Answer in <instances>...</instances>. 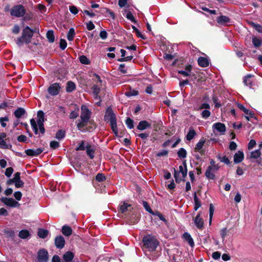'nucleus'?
Instances as JSON below:
<instances>
[{
    "label": "nucleus",
    "mask_w": 262,
    "mask_h": 262,
    "mask_svg": "<svg viewBox=\"0 0 262 262\" xmlns=\"http://www.w3.org/2000/svg\"><path fill=\"white\" fill-rule=\"evenodd\" d=\"M138 94V91L136 90H130L125 93V95L127 97L137 96Z\"/></svg>",
    "instance_id": "nucleus-56"
},
{
    "label": "nucleus",
    "mask_w": 262,
    "mask_h": 262,
    "mask_svg": "<svg viewBox=\"0 0 262 262\" xmlns=\"http://www.w3.org/2000/svg\"><path fill=\"white\" fill-rule=\"evenodd\" d=\"M250 25L251 27L254 28L258 32L262 33V26L256 24L254 22H251Z\"/></svg>",
    "instance_id": "nucleus-43"
},
{
    "label": "nucleus",
    "mask_w": 262,
    "mask_h": 262,
    "mask_svg": "<svg viewBox=\"0 0 262 262\" xmlns=\"http://www.w3.org/2000/svg\"><path fill=\"white\" fill-rule=\"evenodd\" d=\"M238 107L243 111L246 115H250V116H252V113L250 112L248 109L245 107V106L242 104H237Z\"/></svg>",
    "instance_id": "nucleus-45"
},
{
    "label": "nucleus",
    "mask_w": 262,
    "mask_h": 262,
    "mask_svg": "<svg viewBox=\"0 0 262 262\" xmlns=\"http://www.w3.org/2000/svg\"><path fill=\"white\" fill-rule=\"evenodd\" d=\"M93 80L95 83L100 84L102 83V80L100 77L97 74H94Z\"/></svg>",
    "instance_id": "nucleus-51"
},
{
    "label": "nucleus",
    "mask_w": 262,
    "mask_h": 262,
    "mask_svg": "<svg viewBox=\"0 0 262 262\" xmlns=\"http://www.w3.org/2000/svg\"><path fill=\"white\" fill-rule=\"evenodd\" d=\"M132 28L138 37L141 38L143 39H146L145 35L142 34L135 26H133Z\"/></svg>",
    "instance_id": "nucleus-44"
},
{
    "label": "nucleus",
    "mask_w": 262,
    "mask_h": 262,
    "mask_svg": "<svg viewBox=\"0 0 262 262\" xmlns=\"http://www.w3.org/2000/svg\"><path fill=\"white\" fill-rule=\"evenodd\" d=\"M66 132L64 130H59L56 134V138L58 140H62L65 137Z\"/></svg>",
    "instance_id": "nucleus-38"
},
{
    "label": "nucleus",
    "mask_w": 262,
    "mask_h": 262,
    "mask_svg": "<svg viewBox=\"0 0 262 262\" xmlns=\"http://www.w3.org/2000/svg\"><path fill=\"white\" fill-rule=\"evenodd\" d=\"M81 113L80 115L81 120L83 122H89L91 114V112L85 105H82L81 107Z\"/></svg>",
    "instance_id": "nucleus-10"
},
{
    "label": "nucleus",
    "mask_w": 262,
    "mask_h": 262,
    "mask_svg": "<svg viewBox=\"0 0 262 262\" xmlns=\"http://www.w3.org/2000/svg\"><path fill=\"white\" fill-rule=\"evenodd\" d=\"M205 142V141L204 139L200 140V141L195 145V149L198 151L201 150Z\"/></svg>",
    "instance_id": "nucleus-50"
},
{
    "label": "nucleus",
    "mask_w": 262,
    "mask_h": 262,
    "mask_svg": "<svg viewBox=\"0 0 262 262\" xmlns=\"http://www.w3.org/2000/svg\"><path fill=\"white\" fill-rule=\"evenodd\" d=\"M33 33L32 30L29 27H26L23 31L22 36L17 38L16 44L19 46H21L24 42L29 43L33 36Z\"/></svg>",
    "instance_id": "nucleus-3"
},
{
    "label": "nucleus",
    "mask_w": 262,
    "mask_h": 262,
    "mask_svg": "<svg viewBox=\"0 0 262 262\" xmlns=\"http://www.w3.org/2000/svg\"><path fill=\"white\" fill-rule=\"evenodd\" d=\"M18 235L21 238L25 239L30 236V234L28 230H22L19 232Z\"/></svg>",
    "instance_id": "nucleus-35"
},
{
    "label": "nucleus",
    "mask_w": 262,
    "mask_h": 262,
    "mask_svg": "<svg viewBox=\"0 0 262 262\" xmlns=\"http://www.w3.org/2000/svg\"><path fill=\"white\" fill-rule=\"evenodd\" d=\"M252 75L248 74L244 78V83L245 85L252 88L253 85V80L251 79Z\"/></svg>",
    "instance_id": "nucleus-24"
},
{
    "label": "nucleus",
    "mask_w": 262,
    "mask_h": 262,
    "mask_svg": "<svg viewBox=\"0 0 262 262\" xmlns=\"http://www.w3.org/2000/svg\"><path fill=\"white\" fill-rule=\"evenodd\" d=\"M26 13V10L23 6L18 5L13 7L11 10V15L17 17L23 16Z\"/></svg>",
    "instance_id": "nucleus-6"
},
{
    "label": "nucleus",
    "mask_w": 262,
    "mask_h": 262,
    "mask_svg": "<svg viewBox=\"0 0 262 262\" xmlns=\"http://www.w3.org/2000/svg\"><path fill=\"white\" fill-rule=\"evenodd\" d=\"M65 244V240L63 236L59 235L55 239V245L58 249L62 248Z\"/></svg>",
    "instance_id": "nucleus-16"
},
{
    "label": "nucleus",
    "mask_w": 262,
    "mask_h": 262,
    "mask_svg": "<svg viewBox=\"0 0 262 262\" xmlns=\"http://www.w3.org/2000/svg\"><path fill=\"white\" fill-rule=\"evenodd\" d=\"M70 12L73 14H77L78 12V10L75 6H71L69 7Z\"/></svg>",
    "instance_id": "nucleus-64"
},
{
    "label": "nucleus",
    "mask_w": 262,
    "mask_h": 262,
    "mask_svg": "<svg viewBox=\"0 0 262 262\" xmlns=\"http://www.w3.org/2000/svg\"><path fill=\"white\" fill-rule=\"evenodd\" d=\"M89 145L90 144L87 143L86 141L82 140L79 143H78V146L75 149L77 151L84 150L87 148Z\"/></svg>",
    "instance_id": "nucleus-23"
},
{
    "label": "nucleus",
    "mask_w": 262,
    "mask_h": 262,
    "mask_svg": "<svg viewBox=\"0 0 262 262\" xmlns=\"http://www.w3.org/2000/svg\"><path fill=\"white\" fill-rule=\"evenodd\" d=\"M86 152L87 155L90 157V159H93L94 158L95 150L92 147L90 144L86 149Z\"/></svg>",
    "instance_id": "nucleus-32"
},
{
    "label": "nucleus",
    "mask_w": 262,
    "mask_h": 262,
    "mask_svg": "<svg viewBox=\"0 0 262 262\" xmlns=\"http://www.w3.org/2000/svg\"><path fill=\"white\" fill-rule=\"evenodd\" d=\"M143 243L145 247L149 251H154L159 244L158 240L151 235H147L143 237Z\"/></svg>",
    "instance_id": "nucleus-2"
},
{
    "label": "nucleus",
    "mask_w": 262,
    "mask_h": 262,
    "mask_svg": "<svg viewBox=\"0 0 262 262\" xmlns=\"http://www.w3.org/2000/svg\"><path fill=\"white\" fill-rule=\"evenodd\" d=\"M0 200L5 205L10 207H18L20 206V204L15 201L13 198L2 197L1 198Z\"/></svg>",
    "instance_id": "nucleus-9"
},
{
    "label": "nucleus",
    "mask_w": 262,
    "mask_h": 262,
    "mask_svg": "<svg viewBox=\"0 0 262 262\" xmlns=\"http://www.w3.org/2000/svg\"><path fill=\"white\" fill-rule=\"evenodd\" d=\"M183 237L185 241H186L188 244L191 247H193L194 246V243L193 242V239L191 237L190 234L187 232H185Z\"/></svg>",
    "instance_id": "nucleus-22"
},
{
    "label": "nucleus",
    "mask_w": 262,
    "mask_h": 262,
    "mask_svg": "<svg viewBox=\"0 0 262 262\" xmlns=\"http://www.w3.org/2000/svg\"><path fill=\"white\" fill-rule=\"evenodd\" d=\"M126 17L128 19L130 20L132 22L136 23V20L135 18H134L132 12H130L129 11H127L126 12Z\"/></svg>",
    "instance_id": "nucleus-53"
},
{
    "label": "nucleus",
    "mask_w": 262,
    "mask_h": 262,
    "mask_svg": "<svg viewBox=\"0 0 262 262\" xmlns=\"http://www.w3.org/2000/svg\"><path fill=\"white\" fill-rule=\"evenodd\" d=\"M59 45L60 49L62 50H64L67 46V43L66 40L63 39H60Z\"/></svg>",
    "instance_id": "nucleus-62"
},
{
    "label": "nucleus",
    "mask_w": 262,
    "mask_h": 262,
    "mask_svg": "<svg viewBox=\"0 0 262 262\" xmlns=\"http://www.w3.org/2000/svg\"><path fill=\"white\" fill-rule=\"evenodd\" d=\"M217 158L222 162L224 163L227 165H229L230 164V162L229 159L226 156H222L221 154H218L217 156Z\"/></svg>",
    "instance_id": "nucleus-34"
},
{
    "label": "nucleus",
    "mask_w": 262,
    "mask_h": 262,
    "mask_svg": "<svg viewBox=\"0 0 262 262\" xmlns=\"http://www.w3.org/2000/svg\"><path fill=\"white\" fill-rule=\"evenodd\" d=\"M46 36L50 42H53L54 41V35L53 31H48Z\"/></svg>",
    "instance_id": "nucleus-42"
},
{
    "label": "nucleus",
    "mask_w": 262,
    "mask_h": 262,
    "mask_svg": "<svg viewBox=\"0 0 262 262\" xmlns=\"http://www.w3.org/2000/svg\"><path fill=\"white\" fill-rule=\"evenodd\" d=\"M187 174V168L186 161L183 162V165L179 166V171L174 169V177L177 183H180L182 179L186 177Z\"/></svg>",
    "instance_id": "nucleus-4"
},
{
    "label": "nucleus",
    "mask_w": 262,
    "mask_h": 262,
    "mask_svg": "<svg viewBox=\"0 0 262 262\" xmlns=\"http://www.w3.org/2000/svg\"><path fill=\"white\" fill-rule=\"evenodd\" d=\"M50 146L52 149H55L59 146V143L56 141H52L50 142Z\"/></svg>",
    "instance_id": "nucleus-59"
},
{
    "label": "nucleus",
    "mask_w": 262,
    "mask_h": 262,
    "mask_svg": "<svg viewBox=\"0 0 262 262\" xmlns=\"http://www.w3.org/2000/svg\"><path fill=\"white\" fill-rule=\"evenodd\" d=\"M61 231L62 234L67 236H69L72 233L71 228L67 225H64L62 227Z\"/></svg>",
    "instance_id": "nucleus-26"
},
{
    "label": "nucleus",
    "mask_w": 262,
    "mask_h": 262,
    "mask_svg": "<svg viewBox=\"0 0 262 262\" xmlns=\"http://www.w3.org/2000/svg\"><path fill=\"white\" fill-rule=\"evenodd\" d=\"M26 113L25 110L22 107H18L14 112V116L17 118H19Z\"/></svg>",
    "instance_id": "nucleus-28"
},
{
    "label": "nucleus",
    "mask_w": 262,
    "mask_h": 262,
    "mask_svg": "<svg viewBox=\"0 0 262 262\" xmlns=\"http://www.w3.org/2000/svg\"><path fill=\"white\" fill-rule=\"evenodd\" d=\"M252 41L255 48H258L262 45V40L255 36L252 37Z\"/></svg>",
    "instance_id": "nucleus-31"
},
{
    "label": "nucleus",
    "mask_w": 262,
    "mask_h": 262,
    "mask_svg": "<svg viewBox=\"0 0 262 262\" xmlns=\"http://www.w3.org/2000/svg\"><path fill=\"white\" fill-rule=\"evenodd\" d=\"M244 158V152L242 151L238 150L234 155L233 161L235 163H239L243 160Z\"/></svg>",
    "instance_id": "nucleus-17"
},
{
    "label": "nucleus",
    "mask_w": 262,
    "mask_h": 262,
    "mask_svg": "<svg viewBox=\"0 0 262 262\" xmlns=\"http://www.w3.org/2000/svg\"><path fill=\"white\" fill-rule=\"evenodd\" d=\"M48 234V230L41 228L39 229L37 232L38 236L41 238H46Z\"/></svg>",
    "instance_id": "nucleus-30"
},
{
    "label": "nucleus",
    "mask_w": 262,
    "mask_h": 262,
    "mask_svg": "<svg viewBox=\"0 0 262 262\" xmlns=\"http://www.w3.org/2000/svg\"><path fill=\"white\" fill-rule=\"evenodd\" d=\"M7 135L5 133H0V148L2 149H9L11 147L10 144H7L5 140Z\"/></svg>",
    "instance_id": "nucleus-14"
},
{
    "label": "nucleus",
    "mask_w": 262,
    "mask_h": 262,
    "mask_svg": "<svg viewBox=\"0 0 262 262\" xmlns=\"http://www.w3.org/2000/svg\"><path fill=\"white\" fill-rule=\"evenodd\" d=\"M74 254L71 251L67 252L63 256L61 262H74L73 261Z\"/></svg>",
    "instance_id": "nucleus-18"
},
{
    "label": "nucleus",
    "mask_w": 262,
    "mask_h": 262,
    "mask_svg": "<svg viewBox=\"0 0 262 262\" xmlns=\"http://www.w3.org/2000/svg\"><path fill=\"white\" fill-rule=\"evenodd\" d=\"M37 259L39 262L48 261L49 254L47 250L45 249L39 250L37 253Z\"/></svg>",
    "instance_id": "nucleus-13"
},
{
    "label": "nucleus",
    "mask_w": 262,
    "mask_h": 262,
    "mask_svg": "<svg viewBox=\"0 0 262 262\" xmlns=\"http://www.w3.org/2000/svg\"><path fill=\"white\" fill-rule=\"evenodd\" d=\"M37 117L38 119L37 120V123L34 119L32 118L30 120V124L31 127L34 132L35 135H37L38 134L37 125L39 124H43L44 122V113L42 111H39L37 112Z\"/></svg>",
    "instance_id": "nucleus-5"
},
{
    "label": "nucleus",
    "mask_w": 262,
    "mask_h": 262,
    "mask_svg": "<svg viewBox=\"0 0 262 262\" xmlns=\"http://www.w3.org/2000/svg\"><path fill=\"white\" fill-rule=\"evenodd\" d=\"M60 89L61 86L59 83H54L50 85L48 92L52 96H56L59 94Z\"/></svg>",
    "instance_id": "nucleus-12"
},
{
    "label": "nucleus",
    "mask_w": 262,
    "mask_h": 262,
    "mask_svg": "<svg viewBox=\"0 0 262 262\" xmlns=\"http://www.w3.org/2000/svg\"><path fill=\"white\" fill-rule=\"evenodd\" d=\"M194 201L195 203L194 210H197L198 208L201 206V203L199 200L195 192L194 193Z\"/></svg>",
    "instance_id": "nucleus-40"
},
{
    "label": "nucleus",
    "mask_w": 262,
    "mask_h": 262,
    "mask_svg": "<svg viewBox=\"0 0 262 262\" xmlns=\"http://www.w3.org/2000/svg\"><path fill=\"white\" fill-rule=\"evenodd\" d=\"M125 123L129 129H132L134 127V121L130 118H127L125 121Z\"/></svg>",
    "instance_id": "nucleus-49"
},
{
    "label": "nucleus",
    "mask_w": 262,
    "mask_h": 262,
    "mask_svg": "<svg viewBox=\"0 0 262 262\" xmlns=\"http://www.w3.org/2000/svg\"><path fill=\"white\" fill-rule=\"evenodd\" d=\"M13 169L12 167H8L6 169V171L5 173V174L6 177L9 178L11 177V174H12L13 172Z\"/></svg>",
    "instance_id": "nucleus-60"
},
{
    "label": "nucleus",
    "mask_w": 262,
    "mask_h": 262,
    "mask_svg": "<svg viewBox=\"0 0 262 262\" xmlns=\"http://www.w3.org/2000/svg\"><path fill=\"white\" fill-rule=\"evenodd\" d=\"M79 115L78 109L72 111L70 114L69 117L70 119H74L76 118Z\"/></svg>",
    "instance_id": "nucleus-54"
},
{
    "label": "nucleus",
    "mask_w": 262,
    "mask_h": 262,
    "mask_svg": "<svg viewBox=\"0 0 262 262\" xmlns=\"http://www.w3.org/2000/svg\"><path fill=\"white\" fill-rule=\"evenodd\" d=\"M210 108V105L207 103H203L197 109L198 111L205 110H209Z\"/></svg>",
    "instance_id": "nucleus-55"
},
{
    "label": "nucleus",
    "mask_w": 262,
    "mask_h": 262,
    "mask_svg": "<svg viewBox=\"0 0 262 262\" xmlns=\"http://www.w3.org/2000/svg\"><path fill=\"white\" fill-rule=\"evenodd\" d=\"M151 124L146 121H141L137 126V129L140 130H143L146 128H150Z\"/></svg>",
    "instance_id": "nucleus-21"
},
{
    "label": "nucleus",
    "mask_w": 262,
    "mask_h": 262,
    "mask_svg": "<svg viewBox=\"0 0 262 262\" xmlns=\"http://www.w3.org/2000/svg\"><path fill=\"white\" fill-rule=\"evenodd\" d=\"M9 121V118L8 117H4L0 118V123L1 126L3 127H5L6 126V123L5 122H7Z\"/></svg>",
    "instance_id": "nucleus-57"
},
{
    "label": "nucleus",
    "mask_w": 262,
    "mask_h": 262,
    "mask_svg": "<svg viewBox=\"0 0 262 262\" xmlns=\"http://www.w3.org/2000/svg\"><path fill=\"white\" fill-rule=\"evenodd\" d=\"M102 84L95 83L92 87V94L93 95V97L96 100H98V101L96 102V104L98 106L101 105V99L100 96L99 95V94L100 92V89L101 88Z\"/></svg>",
    "instance_id": "nucleus-7"
},
{
    "label": "nucleus",
    "mask_w": 262,
    "mask_h": 262,
    "mask_svg": "<svg viewBox=\"0 0 262 262\" xmlns=\"http://www.w3.org/2000/svg\"><path fill=\"white\" fill-rule=\"evenodd\" d=\"M196 135L195 131L192 128L190 127L186 135V140L188 141H191Z\"/></svg>",
    "instance_id": "nucleus-29"
},
{
    "label": "nucleus",
    "mask_w": 262,
    "mask_h": 262,
    "mask_svg": "<svg viewBox=\"0 0 262 262\" xmlns=\"http://www.w3.org/2000/svg\"><path fill=\"white\" fill-rule=\"evenodd\" d=\"M216 21L219 24L226 25L230 22V19L227 16L221 15L217 18Z\"/></svg>",
    "instance_id": "nucleus-20"
},
{
    "label": "nucleus",
    "mask_w": 262,
    "mask_h": 262,
    "mask_svg": "<svg viewBox=\"0 0 262 262\" xmlns=\"http://www.w3.org/2000/svg\"><path fill=\"white\" fill-rule=\"evenodd\" d=\"M129 206V205L125 203H124L122 205H120V210L121 211V212L124 213L125 211H126L127 208Z\"/></svg>",
    "instance_id": "nucleus-61"
},
{
    "label": "nucleus",
    "mask_w": 262,
    "mask_h": 262,
    "mask_svg": "<svg viewBox=\"0 0 262 262\" xmlns=\"http://www.w3.org/2000/svg\"><path fill=\"white\" fill-rule=\"evenodd\" d=\"M227 232H228V230H227V228H224L222 229H221L220 231V234L222 238V239H223L222 242L223 243H225V238L226 236L227 235Z\"/></svg>",
    "instance_id": "nucleus-47"
},
{
    "label": "nucleus",
    "mask_w": 262,
    "mask_h": 262,
    "mask_svg": "<svg viewBox=\"0 0 262 262\" xmlns=\"http://www.w3.org/2000/svg\"><path fill=\"white\" fill-rule=\"evenodd\" d=\"M212 128L213 133H219L221 135H224L226 130L225 125L224 123L221 122L214 123L212 125Z\"/></svg>",
    "instance_id": "nucleus-11"
},
{
    "label": "nucleus",
    "mask_w": 262,
    "mask_h": 262,
    "mask_svg": "<svg viewBox=\"0 0 262 262\" xmlns=\"http://www.w3.org/2000/svg\"><path fill=\"white\" fill-rule=\"evenodd\" d=\"M76 89V84L72 81H69L67 83L66 91L71 93Z\"/></svg>",
    "instance_id": "nucleus-27"
},
{
    "label": "nucleus",
    "mask_w": 262,
    "mask_h": 262,
    "mask_svg": "<svg viewBox=\"0 0 262 262\" xmlns=\"http://www.w3.org/2000/svg\"><path fill=\"white\" fill-rule=\"evenodd\" d=\"M96 180L98 182H103L105 180V177L102 173H99L96 176Z\"/></svg>",
    "instance_id": "nucleus-58"
},
{
    "label": "nucleus",
    "mask_w": 262,
    "mask_h": 262,
    "mask_svg": "<svg viewBox=\"0 0 262 262\" xmlns=\"http://www.w3.org/2000/svg\"><path fill=\"white\" fill-rule=\"evenodd\" d=\"M198 63L202 67H207L209 65L208 60L203 57H200L198 58Z\"/></svg>",
    "instance_id": "nucleus-25"
},
{
    "label": "nucleus",
    "mask_w": 262,
    "mask_h": 262,
    "mask_svg": "<svg viewBox=\"0 0 262 262\" xmlns=\"http://www.w3.org/2000/svg\"><path fill=\"white\" fill-rule=\"evenodd\" d=\"M43 149L41 148L36 149H28L25 150V153L29 156L35 157L39 155Z\"/></svg>",
    "instance_id": "nucleus-15"
},
{
    "label": "nucleus",
    "mask_w": 262,
    "mask_h": 262,
    "mask_svg": "<svg viewBox=\"0 0 262 262\" xmlns=\"http://www.w3.org/2000/svg\"><path fill=\"white\" fill-rule=\"evenodd\" d=\"M210 163L211 165L207 167L205 172V176L208 179L214 180L215 179V176H213L211 173V170L212 169L219 170L220 167L218 164H215V162L213 159L210 160Z\"/></svg>",
    "instance_id": "nucleus-8"
},
{
    "label": "nucleus",
    "mask_w": 262,
    "mask_h": 262,
    "mask_svg": "<svg viewBox=\"0 0 262 262\" xmlns=\"http://www.w3.org/2000/svg\"><path fill=\"white\" fill-rule=\"evenodd\" d=\"M56 112L58 114H64L65 113V109L63 106H57Z\"/></svg>",
    "instance_id": "nucleus-63"
},
{
    "label": "nucleus",
    "mask_w": 262,
    "mask_h": 262,
    "mask_svg": "<svg viewBox=\"0 0 262 262\" xmlns=\"http://www.w3.org/2000/svg\"><path fill=\"white\" fill-rule=\"evenodd\" d=\"M261 155V152L260 149H256L251 152L250 158L251 159H257L259 158Z\"/></svg>",
    "instance_id": "nucleus-39"
},
{
    "label": "nucleus",
    "mask_w": 262,
    "mask_h": 262,
    "mask_svg": "<svg viewBox=\"0 0 262 262\" xmlns=\"http://www.w3.org/2000/svg\"><path fill=\"white\" fill-rule=\"evenodd\" d=\"M13 104V102L11 100L4 101L0 104V109H6L8 107H12Z\"/></svg>",
    "instance_id": "nucleus-33"
},
{
    "label": "nucleus",
    "mask_w": 262,
    "mask_h": 262,
    "mask_svg": "<svg viewBox=\"0 0 262 262\" xmlns=\"http://www.w3.org/2000/svg\"><path fill=\"white\" fill-rule=\"evenodd\" d=\"M79 61L81 63L84 64H89L90 63V61L89 58L84 55L79 57Z\"/></svg>",
    "instance_id": "nucleus-46"
},
{
    "label": "nucleus",
    "mask_w": 262,
    "mask_h": 262,
    "mask_svg": "<svg viewBox=\"0 0 262 262\" xmlns=\"http://www.w3.org/2000/svg\"><path fill=\"white\" fill-rule=\"evenodd\" d=\"M194 222L198 229H201L203 228L204 226V221L200 217V214H198L195 217L194 219Z\"/></svg>",
    "instance_id": "nucleus-19"
},
{
    "label": "nucleus",
    "mask_w": 262,
    "mask_h": 262,
    "mask_svg": "<svg viewBox=\"0 0 262 262\" xmlns=\"http://www.w3.org/2000/svg\"><path fill=\"white\" fill-rule=\"evenodd\" d=\"M187 151L186 150L183 148H181L178 151V156L181 159H184L186 157Z\"/></svg>",
    "instance_id": "nucleus-37"
},
{
    "label": "nucleus",
    "mask_w": 262,
    "mask_h": 262,
    "mask_svg": "<svg viewBox=\"0 0 262 262\" xmlns=\"http://www.w3.org/2000/svg\"><path fill=\"white\" fill-rule=\"evenodd\" d=\"M75 35V30L74 28H70L68 34H67V38L69 41H72L73 40L74 36Z\"/></svg>",
    "instance_id": "nucleus-36"
},
{
    "label": "nucleus",
    "mask_w": 262,
    "mask_h": 262,
    "mask_svg": "<svg viewBox=\"0 0 262 262\" xmlns=\"http://www.w3.org/2000/svg\"><path fill=\"white\" fill-rule=\"evenodd\" d=\"M105 121L108 122L110 123L111 128L116 136L118 135V127L117 125L116 116L113 112L111 108L108 107L106 109L104 117Z\"/></svg>",
    "instance_id": "nucleus-1"
},
{
    "label": "nucleus",
    "mask_w": 262,
    "mask_h": 262,
    "mask_svg": "<svg viewBox=\"0 0 262 262\" xmlns=\"http://www.w3.org/2000/svg\"><path fill=\"white\" fill-rule=\"evenodd\" d=\"M211 115L209 110H204L201 113V116L204 119L208 118Z\"/></svg>",
    "instance_id": "nucleus-52"
},
{
    "label": "nucleus",
    "mask_w": 262,
    "mask_h": 262,
    "mask_svg": "<svg viewBox=\"0 0 262 262\" xmlns=\"http://www.w3.org/2000/svg\"><path fill=\"white\" fill-rule=\"evenodd\" d=\"M88 122H83V120L77 123L78 129L81 132H85L84 127L87 125Z\"/></svg>",
    "instance_id": "nucleus-41"
},
{
    "label": "nucleus",
    "mask_w": 262,
    "mask_h": 262,
    "mask_svg": "<svg viewBox=\"0 0 262 262\" xmlns=\"http://www.w3.org/2000/svg\"><path fill=\"white\" fill-rule=\"evenodd\" d=\"M214 211V207L212 204L209 205V223L211 224Z\"/></svg>",
    "instance_id": "nucleus-48"
}]
</instances>
